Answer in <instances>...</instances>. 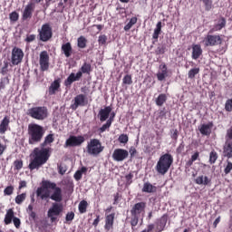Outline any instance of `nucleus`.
<instances>
[{
  "mask_svg": "<svg viewBox=\"0 0 232 232\" xmlns=\"http://www.w3.org/2000/svg\"><path fill=\"white\" fill-rule=\"evenodd\" d=\"M59 173L60 175H64V173H66V170L65 169H63V167H59Z\"/></svg>",
  "mask_w": 232,
  "mask_h": 232,
  "instance_id": "obj_63",
  "label": "nucleus"
},
{
  "mask_svg": "<svg viewBox=\"0 0 232 232\" xmlns=\"http://www.w3.org/2000/svg\"><path fill=\"white\" fill-rule=\"evenodd\" d=\"M160 32H162V22H158L156 24V28L154 29L152 38L156 40L159 39V35H160Z\"/></svg>",
  "mask_w": 232,
  "mask_h": 232,
  "instance_id": "obj_31",
  "label": "nucleus"
},
{
  "mask_svg": "<svg viewBox=\"0 0 232 232\" xmlns=\"http://www.w3.org/2000/svg\"><path fill=\"white\" fill-rule=\"evenodd\" d=\"M231 171H232V162L227 161V164L224 169V173H225V175H229V173H231Z\"/></svg>",
  "mask_w": 232,
  "mask_h": 232,
  "instance_id": "obj_49",
  "label": "nucleus"
},
{
  "mask_svg": "<svg viewBox=\"0 0 232 232\" xmlns=\"http://www.w3.org/2000/svg\"><path fill=\"white\" fill-rule=\"evenodd\" d=\"M86 150H87L88 155H92V157H97L98 155H101L102 151H104V146H102V143L101 142L100 140L91 139L87 142Z\"/></svg>",
  "mask_w": 232,
  "mask_h": 232,
  "instance_id": "obj_5",
  "label": "nucleus"
},
{
  "mask_svg": "<svg viewBox=\"0 0 232 232\" xmlns=\"http://www.w3.org/2000/svg\"><path fill=\"white\" fill-rule=\"evenodd\" d=\"M223 151L225 153V157H227V159H232V141H227Z\"/></svg>",
  "mask_w": 232,
  "mask_h": 232,
  "instance_id": "obj_25",
  "label": "nucleus"
},
{
  "mask_svg": "<svg viewBox=\"0 0 232 232\" xmlns=\"http://www.w3.org/2000/svg\"><path fill=\"white\" fill-rule=\"evenodd\" d=\"M14 218H15L14 217V209L10 208L6 211L4 222L5 224H6V226H8L9 224H12V221L14 220Z\"/></svg>",
  "mask_w": 232,
  "mask_h": 232,
  "instance_id": "obj_28",
  "label": "nucleus"
},
{
  "mask_svg": "<svg viewBox=\"0 0 232 232\" xmlns=\"http://www.w3.org/2000/svg\"><path fill=\"white\" fill-rule=\"evenodd\" d=\"M88 40L84 36H80L77 40L78 48H84Z\"/></svg>",
  "mask_w": 232,
  "mask_h": 232,
  "instance_id": "obj_40",
  "label": "nucleus"
},
{
  "mask_svg": "<svg viewBox=\"0 0 232 232\" xmlns=\"http://www.w3.org/2000/svg\"><path fill=\"white\" fill-rule=\"evenodd\" d=\"M14 166L16 169H21L23 168V160H15Z\"/></svg>",
  "mask_w": 232,
  "mask_h": 232,
  "instance_id": "obj_56",
  "label": "nucleus"
},
{
  "mask_svg": "<svg viewBox=\"0 0 232 232\" xmlns=\"http://www.w3.org/2000/svg\"><path fill=\"white\" fill-rule=\"evenodd\" d=\"M139 224V216H133V218L130 220V225L132 227H135Z\"/></svg>",
  "mask_w": 232,
  "mask_h": 232,
  "instance_id": "obj_55",
  "label": "nucleus"
},
{
  "mask_svg": "<svg viewBox=\"0 0 232 232\" xmlns=\"http://www.w3.org/2000/svg\"><path fill=\"white\" fill-rule=\"evenodd\" d=\"M79 72H82V73H90L92 72V65L90 63H84Z\"/></svg>",
  "mask_w": 232,
  "mask_h": 232,
  "instance_id": "obj_41",
  "label": "nucleus"
},
{
  "mask_svg": "<svg viewBox=\"0 0 232 232\" xmlns=\"http://www.w3.org/2000/svg\"><path fill=\"white\" fill-rule=\"evenodd\" d=\"M123 84H131L133 81L131 80V75L127 74L123 77Z\"/></svg>",
  "mask_w": 232,
  "mask_h": 232,
  "instance_id": "obj_50",
  "label": "nucleus"
},
{
  "mask_svg": "<svg viewBox=\"0 0 232 232\" xmlns=\"http://www.w3.org/2000/svg\"><path fill=\"white\" fill-rule=\"evenodd\" d=\"M198 73H200V68L195 67L188 71V79H195V76L198 75Z\"/></svg>",
  "mask_w": 232,
  "mask_h": 232,
  "instance_id": "obj_35",
  "label": "nucleus"
},
{
  "mask_svg": "<svg viewBox=\"0 0 232 232\" xmlns=\"http://www.w3.org/2000/svg\"><path fill=\"white\" fill-rule=\"evenodd\" d=\"M27 115L36 121H44L48 117V110L45 107H33L28 110Z\"/></svg>",
  "mask_w": 232,
  "mask_h": 232,
  "instance_id": "obj_6",
  "label": "nucleus"
},
{
  "mask_svg": "<svg viewBox=\"0 0 232 232\" xmlns=\"http://www.w3.org/2000/svg\"><path fill=\"white\" fill-rule=\"evenodd\" d=\"M39 64L41 72H48L50 68V55H48V52L43 51L40 53Z\"/></svg>",
  "mask_w": 232,
  "mask_h": 232,
  "instance_id": "obj_11",
  "label": "nucleus"
},
{
  "mask_svg": "<svg viewBox=\"0 0 232 232\" xmlns=\"http://www.w3.org/2000/svg\"><path fill=\"white\" fill-rule=\"evenodd\" d=\"M146 210V202L136 203L130 210L132 217H140Z\"/></svg>",
  "mask_w": 232,
  "mask_h": 232,
  "instance_id": "obj_14",
  "label": "nucleus"
},
{
  "mask_svg": "<svg viewBox=\"0 0 232 232\" xmlns=\"http://www.w3.org/2000/svg\"><path fill=\"white\" fill-rule=\"evenodd\" d=\"M13 223H14V227H16V229H19V227H21V219H19V218H14Z\"/></svg>",
  "mask_w": 232,
  "mask_h": 232,
  "instance_id": "obj_54",
  "label": "nucleus"
},
{
  "mask_svg": "<svg viewBox=\"0 0 232 232\" xmlns=\"http://www.w3.org/2000/svg\"><path fill=\"white\" fill-rule=\"evenodd\" d=\"M59 88H61V81L55 80L49 88L50 95H53V93H55V92H57Z\"/></svg>",
  "mask_w": 232,
  "mask_h": 232,
  "instance_id": "obj_29",
  "label": "nucleus"
},
{
  "mask_svg": "<svg viewBox=\"0 0 232 232\" xmlns=\"http://www.w3.org/2000/svg\"><path fill=\"white\" fill-rule=\"evenodd\" d=\"M111 110L112 109L111 106H107L99 111L101 122H104V121H106L108 117H110V114L111 113Z\"/></svg>",
  "mask_w": 232,
  "mask_h": 232,
  "instance_id": "obj_21",
  "label": "nucleus"
},
{
  "mask_svg": "<svg viewBox=\"0 0 232 232\" xmlns=\"http://www.w3.org/2000/svg\"><path fill=\"white\" fill-rule=\"evenodd\" d=\"M26 200V193H22L20 195H17L14 198L15 204L21 205L23 202Z\"/></svg>",
  "mask_w": 232,
  "mask_h": 232,
  "instance_id": "obj_37",
  "label": "nucleus"
},
{
  "mask_svg": "<svg viewBox=\"0 0 232 232\" xmlns=\"http://www.w3.org/2000/svg\"><path fill=\"white\" fill-rule=\"evenodd\" d=\"M40 41L46 43V41H50L52 39V26L50 24H44L42 25L41 29L38 30Z\"/></svg>",
  "mask_w": 232,
  "mask_h": 232,
  "instance_id": "obj_8",
  "label": "nucleus"
},
{
  "mask_svg": "<svg viewBox=\"0 0 232 232\" xmlns=\"http://www.w3.org/2000/svg\"><path fill=\"white\" fill-rule=\"evenodd\" d=\"M226 26V18L224 17H219L214 26L210 29L209 34H214V32H220L222 28Z\"/></svg>",
  "mask_w": 232,
  "mask_h": 232,
  "instance_id": "obj_17",
  "label": "nucleus"
},
{
  "mask_svg": "<svg viewBox=\"0 0 232 232\" xmlns=\"http://www.w3.org/2000/svg\"><path fill=\"white\" fill-rule=\"evenodd\" d=\"M130 157H133V155H135V153H137V150H135L134 147H131L130 149Z\"/></svg>",
  "mask_w": 232,
  "mask_h": 232,
  "instance_id": "obj_62",
  "label": "nucleus"
},
{
  "mask_svg": "<svg viewBox=\"0 0 232 232\" xmlns=\"http://www.w3.org/2000/svg\"><path fill=\"white\" fill-rule=\"evenodd\" d=\"M8 66H9L8 62H5L4 67L2 68V71H1L2 75H6V73L8 72Z\"/></svg>",
  "mask_w": 232,
  "mask_h": 232,
  "instance_id": "obj_53",
  "label": "nucleus"
},
{
  "mask_svg": "<svg viewBox=\"0 0 232 232\" xmlns=\"http://www.w3.org/2000/svg\"><path fill=\"white\" fill-rule=\"evenodd\" d=\"M142 191L143 193H155L157 187L151 185V183H144Z\"/></svg>",
  "mask_w": 232,
  "mask_h": 232,
  "instance_id": "obj_30",
  "label": "nucleus"
},
{
  "mask_svg": "<svg viewBox=\"0 0 232 232\" xmlns=\"http://www.w3.org/2000/svg\"><path fill=\"white\" fill-rule=\"evenodd\" d=\"M218 224H220V217L216 218V220L214 221V223H213L214 227H217L218 226Z\"/></svg>",
  "mask_w": 232,
  "mask_h": 232,
  "instance_id": "obj_61",
  "label": "nucleus"
},
{
  "mask_svg": "<svg viewBox=\"0 0 232 232\" xmlns=\"http://www.w3.org/2000/svg\"><path fill=\"white\" fill-rule=\"evenodd\" d=\"M81 77H82V72H78L76 74L72 72L65 80V86H70L72 82L80 81Z\"/></svg>",
  "mask_w": 232,
  "mask_h": 232,
  "instance_id": "obj_18",
  "label": "nucleus"
},
{
  "mask_svg": "<svg viewBox=\"0 0 232 232\" xmlns=\"http://www.w3.org/2000/svg\"><path fill=\"white\" fill-rule=\"evenodd\" d=\"M106 41H108V38L106 35L102 34L99 36L98 43L99 44H106Z\"/></svg>",
  "mask_w": 232,
  "mask_h": 232,
  "instance_id": "obj_52",
  "label": "nucleus"
},
{
  "mask_svg": "<svg viewBox=\"0 0 232 232\" xmlns=\"http://www.w3.org/2000/svg\"><path fill=\"white\" fill-rule=\"evenodd\" d=\"M196 184H198V186H208L211 182V179L208 176H198L195 179Z\"/></svg>",
  "mask_w": 232,
  "mask_h": 232,
  "instance_id": "obj_24",
  "label": "nucleus"
},
{
  "mask_svg": "<svg viewBox=\"0 0 232 232\" xmlns=\"http://www.w3.org/2000/svg\"><path fill=\"white\" fill-rule=\"evenodd\" d=\"M166 101H168V96H166L164 93H161L156 99V104L157 106H162Z\"/></svg>",
  "mask_w": 232,
  "mask_h": 232,
  "instance_id": "obj_34",
  "label": "nucleus"
},
{
  "mask_svg": "<svg viewBox=\"0 0 232 232\" xmlns=\"http://www.w3.org/2000/svg\"><path fill=\"white\" fill-rule=\"evenodd\" d=\"M171 139H173L174 140H177V139H179V130H173Z\"/></svg>",
  "mask_w": 232,
  "mask_h": 232,
  "instance_id": "obj_58",
  "label": "nucleus"
},
{
  "mask_svg": "<svg viewBox=\"0 0 232 232\" xmlns=\"http://www.w3.org/2000/svg\"><path fill=\"white\" fill-rule=\"evenodd\" d=\"M23 188H26V181H20L19 189H23Z\"/></svg>",
  "mask_w": 232,
  "mask_h": 232,
  "instance_id": "obj_60",
  "label": "nucleus"
},
{
  "mask_svg": "<svg viewBox=\"0 0 232 232\" xmlns=\"http://www.w3.org/2000/svg\"><path fill=\"white\" fill-rule=\"evenodd\" d=\"M205 6V10L209 12L213 8V0H200Z\"/></svg>",
  "mask_w": 232,
  "mask_h": 232,
  "instance_id": "obj_38",
  "label": "nucleus"
},
{
  "mask_svg": "<svg viewBox=\"0 0 232 232\" xmlns=\"http://www.w3.org/2000/svg\"><path fill=\"white\" fill-rule=\"evenodd\" d=\"M4 195L5 197H8L10 195H14V186L10 185L7 186L5 189H4Z\"/></svg>",
  "mask_w": 232,
  "mask_h": 232,
  "instance_id": "obj_45",
  "label": "nucleus"
},
{
  "mask_svg": "<svg viewBox=\"0 0 232 232\" xmlns=\"http://www.w3.org/2000/svg\"><path fill=\"white\" fill-rule=\"evenodd\" d=\"M88 169L86 167H82V169H78L74 174L75 180H81L82 179V175L86 174Z\"/></svg>",
  "mask_w": 232,
  "mask_h": 232,
  "instance_id": "obj_33",
  "label": "nucleus"
},
{
  "mask_svg": "<svg viewBox=\"0 0 232 232\" xmlns=\"http://www.w3.org/2000/svg\"><path fill=\"white\" fill-rule=\"evenodd\" d=\"M114 220H115V214L114 213L106 216V218H105V226H104L106 231H110V230L113 229Z\"/></svg>",
  "mask_w": 232,
  "mask_h": 232,
  "instance_id": "obj_22",
  "label": "nucleus"
},
{
  "mask_svg": "<svg viewBox=\"0 0 232 232\" xmlns=\"http://www.w3.org/2000/svg\"><path fill=\"white\" fill-rule=\"evenodd\" d=\"M128 155L130 152L124 149H116L112 153V159L116 162H122V160H126L128 159Z\"/></svg>",
  "mask_w": 232,
  "mask_h": 232,
  "instance_id": "obj_13",
  "label": "nucleus"
},
{
  "mask_svg": "<svg viewBox=\"0 0 232 232\" xmlns=\"http://www.w3.org/2000/svg\"><path fill=\"white\" fill-rule=\"evenodd\" d=\"M9 19L11 23H16L19 21V13L14 11L9 14Z\"/></svg>",
  "mask_w": 232,
  "mask_h": 232,
  "instance_id": "obj_44",
  "label": "nucleus"
},
{
  "mask_svg": "<svg viewBox=\"0 0 232 232\" xmlns=\"http://www.w3.org/2000/svg\"><path fill=\"white\" fill-rule=\"evenodd\" d=\"M23 57H24V53H23V50L18 47L13 48L11 55V63L13 66H17V64H20V63L23 61Z\"/></svg>",
  "mask_w": 232,
  "mask_h": 232,
  "instance_id": "obj_12",
  "label": "nucleus"
},
{
  "mask_svg": "<svg viewBox=\"0 0 232 232\" xmlns=\"http://www.w3.org/2000/svg\"><path fill=\"white\" fill-rule=\"evenodd\" d=\"M28 143L29 144H39L44 137V128L36 123H30L28 125Z\"/></svg>",
  "mask_w": 232,
  "mask_h": 232,
  "instance_id": "obj_3",
  "label": "nucleus"
},
{
  "mask_svg": "<svg viewBox=\"0 0 232 232\" xmlns=\"http://www.w3.org/2000/svg\"><path fill=\"white\" fill-rule=\"evenodd\" d=\"M34 10H35V5L34 3H29L27 5H25L22 14L23 21H27V19H32V15Z\"/></svg>",
  "mask_w": 232,
  "mask_h": 232,
  "instance_id": "obj_15",
  "label": "nucleus"
},
{
  "mask_svg": "<svg viewBox=\"0 0 232 232\" xmlns=\"http://www.w3.org/2000/svg\"><path fill=\"white\" fill-rule=\"evenodd\" d=\"M53 140H55L53 134H48L44 138V141L42 144V147H36L34 149L30 155L31 160L28 166L31 171H34V169H39L41 166H44V164L48 162V159H50V148H44V146L52 144Z\"/></svg>",
  "mask_w": 232,
  "mask_h": 232,
  "instance_id": "obj_1",
  "label": "nucleus"
},
{
  "mask_svg": "<svg viewBox=\"0 0 232 232\" xmlns=\"http://www.w3.org/2000/svg\"><path fill=\"white\" fill-rule=\"evenodd\" d=\"M204 46H218L222 44V36L218 34H208L202 41Z\"/></svg>",
  "mask_w": 232,
  "mask_h": 232,
  "instance_id": "obj_9",
  "label": "nucleus"
},
{
  "mask_svg": "<svg viewBox=\"0 0 232 232\" xmlns=\"http://www.w3.org/2000/svg\"><path fill=\"white\" fill-rule=\"evenodd\" d=\"M158 81H164L168 77V67L166 64H160L157 72Z\"/></svg>",
  "mask_w": 232,
  "mask_h": 232,
  "instance_id": "obj_20",
  "label": "nucleus"
},
{
  "mask_svg": "<svg viewBox=\"0 0 232 232\" xmlns=\"http://www.w3.org/2000/svg\"><path fill=\"white\" fill-rule=\"evenodd\" d=\"M211 128H213V123L203 124L199 128V131L202 135H210Z\"/></svg>",
  "mask_w": 232,
  "mask_h": 232,
  "instance_id": "obj_26",
  "label": "nucleus"
},
{
  "mask_svg": "<svg viewBox=\"0 0 232 232\" xmlns=\"http://www.w3.org/2000/svg\"><path fill=\"white\" fill-rule=\"evenodd\" d=\"M137 17H132L130 18V22L124 26V30L125 32H128L129 30H131V27L134 25V24H137Z\"/></svg>",
  "mask_w": 232,
  "mask_h": 232,
  "instance_id": "obj_36",
  "label": "nucleus"
},
{
  "mask_svg": "<svg viewBox=\"0 0 232 232\" xmlns=\"http://www.w3.org/2000/svg\"><path fill=\"white\" fill-rule=\"evenodd\" d=\"M10 128V117L5 116L0 122V135H5Z\"/></svg>",
  "mask_w": 232,
  "mask_h": 232,
  "instance_id": "obj_19",
  "label": "nucleus"
},
{
  "mask_svg": "<svg viewBox=\"0 0 232 232\" xmlns=\"http://www.w3.org/2000/svg\"><path fill=\"white\" fill-rule=\"evenodd\" d=\"M202 55V47L200 44H192V59L197 61Z\"/></svg>",
  "mask_w": 232,
  "mask_h": 232,
  "instance_id": "obj_23",
  "label": "nucleus"
},
{
  "mask_svg": "<svg viewBox=\"0 0 232 232\" xmlns=\"http://www.w3.org/2000/svg\"><path fill=\"white\" fill-rule=\"evenodd\" d=\"M173 164V157L171 154H164L162 155L157 165H156V169L158 173L160 175H166L168 171H169V168H171V165Z\"/></svg>",
  "mask_w": 232,
  "mask_h": 232,
  "instance_id": "obj_4",
  "label": "nucleus"
},
{
  "mask_svg": "<svg viewBox=\"0 0 232 232\" xmlns=\"http://www.w3.org/2000/svg\"><path fill=\"white\" fill-rule=\"evenodd\" d=\"M26 43H33V41H35V34H29L25 38Z\"/></svg>",
  "mask_w": 232,
  "mask_h": 232,
  "instance_id": "obj_57",
  "label": "nucleus"
},
{
  "mask_svg": "<svg viewBox=\"0 0 232 232\" xmlns=\"http://www.w3.org/2000/svg\"><path fill=\"white\" fill-rule=\"evenodd\" d=\"M99 222H101V218L99 216H97V218L94 219L92 226H94L95 227H97V226H99Z\"/></svg>",
  "mask_w": 232,
  "mask_h": 232,
  "instance_id": "obj_59",
  "label": "nucleus"
},
{
  "mask_svg": "<svg viewBox=\"0 0 232 232\" xmlns=\"http://www.w3.org/2000/svg\"><path fill=\"white\" fill-rule=\"evenodd\" d=\"M118 140L121 144H127L129 138L126 134H121L118 138Z\"/></svg>",
  "mask_w": 232,
  "mask_h": 232,
  "instance_id": "obj_47",
  "label": "nucleus"
},
{
  "mask_svg": "<svg viewBox=\"0 0 232 232\" xmlns=\"http://www.w3.org/2000/svg\"><path fill=\"white\" fill-rule=\"evenodd\" d=\"M63 213V205L59 203H53L52 208L48 210V218H51V222H55L57 217Z\"/></svg>",
  "mask_w": 232,
  "mask_h": 232,
  "instance_id": "obj_10",
  "label": "nucleus"
},
{
  "mask_svg": "<svg viewBox=\"0 0 232 232\" xmlns=\"http://www.w3.org/2000/svg\"><path fill=\"white\" fill-rule=\"evenodd\" d=\"M84 140L85 139L82 135L70 136L65 141L64 148H77L82 146Z\"/></svg>",
  "mask_w": 232,
  "mask_h": 232,
  "instance_id": "obj_7",
  "label": "nucleus"
},
{
  "mask_svg": "<svg viewBox=\"0 0 232 232\" xmlns=\"http://www.w3.org/2000/svg\"><path fill=\"white\" fill-rule=\"evenodd\" d=\"M86 96L84 94H79L74 97L73 103L71 105L72 110H77L79 106H86L87 104Z\"/></svg>",
  "mask_w": 232,
  "mask_h": 232,
  "instance_id": "obj_16",
  "label": "nucleus"
},
{
  "mask_svg": "<svg viewBox=\"0 0 232 232\" xmlns=\"http://www.w3.org/2000/svg\"><path fill=\"white\" fill-rule=\"evenodd\" d=\"M198 157H200V153L198 151L192 154L190 160L187 162V166H193V162H195V160H198Z\"/></svg>",
  "mask_w": 232,
  "mask_h": 232,
  "instance_id": "obj_39",
  "label": "nucleus"
},
{
  "mask_svg": "<svg viewBox=\"0 0 232 232\" xmlns=\"http://www.w3.org/2000/svg\"><path fill=\"white\" fill-rule=\"evenodd\" d=\"M75 218V213L73 212H68L65 217L66 222H72Z\"/></svg>",
  "mask_w": 232,
  "mask_h": 232,
  "instance_id": "obj_51",
  "label": "nucleus"
},
{
  "mask_svg": "<svg viewBox=\"0 0 232 232\" xmlns=\"http://www.w3.org/2000/svg\"><path fill=\"white\" fill-rule=\"evenodd\" d=\"M110 126H111V119L108 120L107 122L100 128V133H104L105 130L110 129Z\"/></svg>",
  "mask_w": 232,
  "mask_h": 232,
  "instance_id": "obj_46",
  "label": "nucleus"
},
{
  "mask_svg": "<svg viewBox=\"0 0 232 232\" xmlns=\"http://www.w3.org/2000/svg\"><path fill=\"white\" fill-rule=\"evenodd\" d=\"M37 197H40L42 200L51 198L54 202L63 201V189L57 187L55 182L50 180H43L42 186L36 190Z\"/></svg>",
  "mask_w": 232,
  "mask_h": 232,
  "instance_id": "obj_2",
  "label": "nucleus"
},
{
  "mask_svg": "<svg viewBox=\"0 0 232 232\" xmlns=\"http://www.w3.org/2000/svg\"><path fill=\"white\" fill-rule=\"evenodd\" d=\"M8 146L6 145V143L3 142V140H0V157H2V155H5V151H6Z\"/></svg>",
  "mask_w": 232,
  "mask_h": 232,
  "instance_id": "obj_48",
  "label": "nucleus"
},
{
  "mask_svg": "<svg viewBox=\"0 0 232 232\" xmlns=\"http://www.w3.org/2000/svg\"><path fill=\"white\" fill-rule=\"evenodd\" d=\"M217 159H218V154L217 153V151L212 150L209 154L210 164H215V162H217Z\"/></svg>",
  "mask_w": 232,
  "mask_h": 232,
  "instance_id": "obj_43",
  "label": "nucleus"
},
{
  "mask_svg": "<svg viewBox=\"0 0 232 232\" xmlns=\"http://www.w3.org/2000/svg\"><path fill=\"white\" fill-rule=\"evenodd\" d=\"M88 208V202L86 200H82L79 204V211L80 213H86V208Z\"/></svg>",
  "mask_w": 232,
  "mask_h": 232,
  "instance_id": "obj_42",
  "label": "nucleus"
},
{
  "mask_svg": "<svg viewBox=\"0 0 232 232\" xmlns=\"http://www.w3.org/2000/svg\"><path fill=\"white\" fill-rule=\"evenodd\" d=\"M62 51L65 57H71L72 53V44L66 43L62 45Z\"/></svg>",
  "mask_w": 232,
  "mask_h": 232,
  "instance_id": "obj_27",
  "label": "nucleus"
},
{
  "mask_svg": "<svg viewBox=\"0 0 232 232\" xmlns=\"http://www.w3.org/2000/svg\"><path fill=\"white\" fill-rule=\"evenodd\" d=\"M29 216L31 217V218H35V212H29Z\"/></svg>",
  "mask_w": 232,
  "mask_h": 232,
  "instance_id": "obj_64",
  "label": "nucleus"
},
{
  "mask_svg": "<svg viewBox=\"0 0 232 232\" xmlns=\"http://www.w3.org/2000/svg\"><path fill=\"white\" fill-rule=\"evenodd\" d=\"M160 32H162V22H158L156 24V28L154 29L152 38L156 40L159 39V35H160Z\"/></svg>",
  "mask_w": 232,
  "mask_h": 232,
  "instance_id": "obj_32",
  "label": "nucleus"
}]
</instances>
